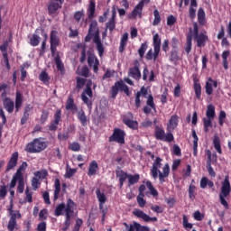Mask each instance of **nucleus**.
Segmentation results:
<instances>
[{
  "mask_svg": "<svg viewBox=\"0 0 231 231\" xmlns=\"http://www.w3.org/2000/svg\"><path fill=\"white\" fill-rule=\"evenodd\" d=\"M162 162H163L162 158L156 157L151 169V176L153 180H158L159 178L161 185H163L165 178H169V174H171V167L169 163H166L162 168V171H160L162 169Z\"/></svg>",
  "mask_w": 231,
  "mask_h": 231,
  "instance_id": "obj_1",
  "label": "nucleus"
},
{
  "mask_svg": "<svg viewBox=\"0 0 231 231\" xmlns=\"http://www.w3.org/2000/svg\"><path fill=\"white\" fill-rule=\"evenodd\" d=\"M26 169H28V163L23 162L17 169L10 183V189H14L18 183L17 192H19V194H23V192H24V172Z\"/></svg>",
  "mask_w": 231,
  "mask_h": 231,
  "instance_id": "obj_2",
  "label": "nucleus"
},
{
  "mask_svg": "<svg viewBox=\"0 0 231 231\" xmlns=\"http://www.w3.org/2000/svg\"><path fill=\"white\" fill-rule=\"evenodd\" d=\"M3 106L7 113H14V108L15 107L16 113H18L19 109L23 106V93L21 91H16L15 94V103L10 97L3 98Z\"/></svg>",
  "mask_w": 231,
  "mask_h": 231,
  "instance_id": "obj_3",
  "label": "nucleus"
},
{
  "mask_svg": "<svg viewBox=\"0 0 231 231\" xmlns=\"http://www.w3.org/2000/svg\"><path fill=\"white\" fill-rule=\"evenodd\" d=\"M46 149H48V141H45L42 137L33 139L25 146L26 152H30L31 154L42 152Z\"/></svg>",
  "mask_w": 231,
  "mask_h": 231,
  "instance_id": "obj_4",
  "label": "nucleus"
},
{
  "mask_svg": "<svg viewBox=\"0 0 231 231\" xmlns=\"http://www.w3.org/2000/svg\"><path fill=\"white\" fill-rule=\"evenodd\" d=\"M230 179L228 176H226L224 181H222V186L220 188L219 201L226 210H228L230 207L228 206V202L226 201V198H228V196H230Z\"/></svg>",
  "mask_w": 231,
  "mask_h": 231,
  "instance_id": "obj_5",
  "label": "nucleus"
},
{
  "mask_svg": "<svg viewBox=\"0 0 231 231\" xmlns=\"http://www.w3.org/2000/svg\"><path fill=\"white\" fill-rule=\"evenodd\" d=\"M154 136L156 140H161V142H167L168 143L174 142V134H172V132L168 131L165 134V130L158 125L155 126Z\"/></svg>",
  "mask_w": 231,
  "mask_h": 231,
  "instance_id": "obj_6",
  "label": "nucleus"
},
{
  "mask_svg": "<svg viewBox=\"0 0 231 231\" xmlns=\"http://www.w3.org/2000/svg\"><path fill=\"white\" fill-rule=\"evenodd\" d=\"M119 91H124L127 97H131V91L129 90V87L124 83V80H119L115 83V85L111 88L110 93L112 98H116V95H118Z\"/></svg>",
  "mask_w": 231,
  "mask_h": 231,
  "instance_id": "obj_7",
  "label": "nucleus"
},
{
  "mask_svg": "<svg viewBox=\"0 0 231 231\" xmlns=\"http://www.w3.org/2000/svg\"><path fill=\"white\" fill-rule=\"evenodd\" d=\"M92 98L93 89H91V83H88L81 94V100L82 102H84V104H86L88 109H91V107H93V101H91Z\"/></svg>",
  "mask_w": 231,
  "mask_h": 231,
  "instance_id": "obj_8",
  "label": "nucleus"
},
{
  "mask_svg": "<svg viewBox=\"0 0 231 231\" xmlns=\"http://www.w3.org/2000/svg\"><path fill=\"white\" fill-rule=\"evenodd\" d=\"M108 141L116 142V143H120L121 145H124V143H125V132L120 128H115Z\"/></svg>",
  "mask_w": 231,
  "mask_h": 231,
  "instance_id": "obj_9",
  "label": "nucleus"
},
{
  "mask_svg": "<svg viewBox=\"0 0 231 231\" xmlns=\"http://www.w3.org/2000/svg\"><path fill=\"white\" fill-rule=\"evenodd\" d=\"M198 23H193V32L191 36L193 35V37H195L197 41V46H199V48H203V46H205V42L208 41V36H207L205 33L198 34Z\"/></svg>",
  "mask_w": 231,
  "mask_h": 231,
  "instance_id": "obj_10",
  "label": "nucleus"
},
{
  "mask_svg": "<svg viewBox=\"0 0 231 231\" xmlns=\"http://www.w3.org/2000/svg\"><path fill=\"white\" fill-rule=\"evenodd\" d=\"M133 214L134 216H135V217H138V219H143L144 223H156V221H158V217H150L149 215H147L145 212L139 208H134Z\"/></svg>",
  "mask_w": 231,
  "mask_h": 231,
  "instance_id": "obj_11",
  "label": "nucleus"
},
{
  "mask_svg": "<svg viewBox=\"0 0 231 231\" xmlns=\"http://www.w3.org/2000/svg\"><path fill=\"white\" fill-rule=\"evenodd\" d=\"M50 42H51V55L52 57H55V54L57 53V47L59 46V44H60V39L59 38V32L51 31Z\"/></svg>",
  "mask_w": 231,
  "mask_h": 231,
  "instance_id": "obj_12",
  "label": "nucleus"
},
{
  "mask_svg": "<svg viewBox=\"0 0 231 231\" xmlns=\"http://www.w3.org/2000/svg\"><path fill=\"white\" fill-rule=\"evenodd\" d=\"M62 5H64V0H51L48 5L49 14L53 15L57 14L58 10L62 8Z\"/></svg>",
  "mask_w": 231,
  "mask_h": 231,
  "instance_id": "obj_13",
  "label": "nucleus"
},
{
  "mask_svg": "<svg viewBox=\"0 0 231 231\" xmlns=\"http://www.w3.org/2000/svg\"><path fill=\"white\" fill-rule=\"evenodd\" d=\"M124 226H125V229H124L123 231H151V229H149V226H142L138 222H134L130 225L127 223H124Z\"/></svg>",
  "mask_w": 231,
  "mask_h": 231,
  "instance_id": "obj_14",
  "label": "nucleus"
},
{
  "mask_svg": "<svg viewBox=\"0 0 231 231\" xmlns=\"http://www.w3.org/2000/svg\"><path fill=\"white\" fill-rule=\"evenodd\" d=\"M206 154L208 156V161H207L208 172L209 176H211V178H216V171H214V168H212V158H217V155L216 153L212 155V152H210V150H207Z\"/></svg>",
  "mask_w": 231,
  "mask_h": 231,
  "instance_id": "obj_15",
  "label": "nucleus"
},
{
  "mask_svg": "<svg viewBox=\"0 0 231 231\" xmlns=\"http://www.w3.org/2000/svg\"><path fill=\"white\" fill-rule=\"evenodd\" d=\"M133 113H127L123 117V124H125V125H127V127H129L130 129H138V123L135 120H133Z\"/></svg>",
  "mask_w": 231,
  "mask_h": 231,
  "instance_id": "obj_16",
  "label": "nucleus"
},
{
  "mask_svg": "<svg viewBox=\"0 0 231 231\" xmlns=\"http://www.w3.org/2000/svg\"><path fill=\"white\" fill-rule=\"evenodd\" d=\"M129 77L134 79V80H140L142 79V73L140 72V62L135 60L134 66L129 69L128 72Z\"/></svg>",
  "mask_w": 231,
  "mask_h": 231,
  "instance_id": "obj_17",
  "label": "nucleus"
},
{
  "mask_svg": "<svg viewBox=\"0 0 231 231\" xmlns=\"http://www.w3.org/2000/svg\"><path fill=\"white\" fill-rule=\"evenodd\" d=\"M10 219L7 225V228H17V219H21V212L19 210H14L13 213L9 214Z\"/></svg>",
  "mask_w": 231,
  "mask_h": 231,
  "instance_id": "obj_18",
  "label": "nucleus"
},
{
  "mask_svg": "<svg viewBox=\"0 0 231 231\" xmlns=\"http://www.w3.org/2000/svg\"><path fill=\"white\" fill-rule=\"evenodd\" d=\"M93 42L96 44V48L98 51L99 57H102L104 55V44L102 43V41L100 40V36L98 35V30L96 31L93 38Z\"/></svg>",
  "mask_w": 231,
  "mask_h": 231,
  "instance_id": "obj_19",
  "label": "nucleus"
},
{
  "mask_svg": "<svg viewBox=\"0 0 231 231\" xmlns=\"http://www.w3.org/2000/svg\"><path fill=\"white\" fill-rule=\"evenodd\" d=\"M116 9L115 7L112 8V16L106 23V30H109L110 33H113L115 28H116Z\"/></svg>",
  "mask_w": 231,
  "mask_h": 231,
  "instance_id": "obj_20",
  "label": "nucleus"
},
{
  "mask_svg": "<svg viewBox=\"0 0 231 231\" xmlns=\"http://www.w3.org/2000/svg\"><path fill=\"white\" fill-rule=\"evenodd\" d=\"M178 124H180V116H178V115L171 116L167 124V131L172 133V131L178 127Z\"/></svg>",
  "mask_w": 231,
  "mask_h": 231,
  "instance_id": "obj_21",
  "label": "nucleus"
},
{
  "mask_svg": "<svg viewBox=\"0 0 231 231\" xmlns=\"http://www.w3.org/2000/svg\"><path fill=\"white\" fill-rule=\"evenodd\" d=\"M17 162H19V152H14L7 163L6 171L8 172L12 169H15L17 167Z\"/></svg>",
  "mask_w": 231,
  "mask_h": 231,
  "instance_id": "obj_22",
  "label": "nucleus"
},
{
  "mask_svg": "<svg viewBox=\"0 0 231 231\" xmlns=\"http://www.w3.org/2000/svg\"><path fill=\"white\" fill-rule=\"evenodd\" d=\"M214 88H217V81L212 79V78H208L205 86L207 95H212L214 93Z\"/></svg>",
  "mask_w": 231,
  "mask_h": 231,
  "instance_id": "obj_23",
  "label": "nucleus"
},
{
  "mask_svg": "<svg viewBox=\"0 0 231 231\" xmlns=\"http://www.w3.org/2000/svg\"><path fill=\"white\" fill-rule=\"evenodd\" d=\"M160 49H150L145 55L146 60H153V62H156L158 57H160Z\"/></svg>",
  "mask_w": 231,
  "mask_h": 231,
  "instance_id": "obj_24",
  "label": "nucleus"
},
{
  "mask_svg": "<svg viewBox=\"0 0 231 231\" xmlns=\"http://www.w3.org/2000/svg\"><path fill=\"white\" fill-rule=\"evenodd\" d=\"M65 107L67 111H71L72 113H77L79 111V107L75 104V99L72 95L69 96Z\"/></svg>",
  "mask_w": 231,
  "mask_h": 231,
  "instance_id": "obj_25",
  "label": "nucleus"
},
{
  "mask_svg": "<svg viewBox=\"0 0 231 231\" xmlns=\"http://www.w3.org/2000/svg\"><path fill=\"white\" fill-rule=\"evenodd\" d=\"M143 12V7H141L140 5H136L134 10L130 14H128V19H136V17H139V19H142V14Z\"/></svg>",
  "mask_w": 231,
  "mask_h": 231,
  "instance_id": "obj_26",
  "label": "nucleus"
},
{
  "mask_svg": "<svg viewBox=\"0 0 231 231\" xmlns=\"http://www.w3.org/2000/svg\"><path fill=\"white\" fill-rule=\"evenodd\" d=\"M88 66L93 67L94 73L98 72V65L100 64V62L98 61V59H97V57H95V55L88 56Z\"/></svg>",
  "mask_w": 231,
  "mask_h": 231,
  "instance_id": "obj_27",
  "label": "nucleus"
},
{
  "mask_svg": "<svg viewBox=\"0 0 231 231\" xmlns=\"http://www.w3.org/2000/svg\"><path fill=\"white\" fill-rule=\"evenodd\" d=\"M75 202L71 199H69L67 200V205L65 206V216H73V212H75Z\"/></svg>",
  "mask_w": 231,
  "mask_h": 231,
  "instance_id": "obj_28",
  "label": "nucleus"
},
{
  "mask_svg": "<svg viewBox=\"0 0 231 231\" xmlns=\"http://www.w3.org/2000/svg\"><path fill=\"white\" fill-rule=\"evenodd\" d=\"M116 178L119 179V187L122 189L124 187V183H125V180H128L129 174L124 171H116Z\"/></svg>",
  "mask_w": 231,
  "mask_h": 231,
  "instance_id": "obj_29",
  "label": "nucleus"
},
{
  "mask_svg": "<svg viewBox=\"0 0 231 231\" xmlns=\"http://www.w3.org/2000/svg\"><path fill=\"white\" fill-rule=\"evenodd\" d=\"M54 57V62L56 64V68L58 71H60L61 75H64V63H62V60H60V56H59V53H55Z\"/></svg>",
  "mask_w": 231,
  "mask_h": 231,
  "instance_id": "obj_30",
  "label": "nucleus"
},
{
  "mask_svg": "<svg viewBox=\"0 0 231 231\" xmlns=\"http://www.w3.org/2000/svg\"><path fill=\"white\" fill-rule=\"evenodd\" d=\"M96 6H97V5L95 3V0H90L88 7L87 9V14H88V19H93L95 17Z\"/></svg>",
  "mask_w": 231,
  "mask_h": 231,
  "instance_id": "obj_31",
  "label": "nucleus"
},
{
  "mask_svg": "<svg viewBox=\"0 0 231 231\" xmlns=\"http://www.w3.org/2000/svg\"><path fill=\"white\" fill-rule=\"evenodd\" d=\"M213 147L216 149L218 154H223V150L221 149V139L217 134L213 136Z\"/></svg>",
  "mask_w": 231,
  "mask_h": 231,
  "instance_id": "obj_32",
  "label": "nucleus"
},
{
  "mask_svg": "<svg viewBox=\"0 0 231 231\" xmlns=\"http://www.w3.org/2000/svg\"><path fill=\"white\" fill-rule=\"evenodd\" d=\"M129 40V33L125 32L120 41L119 52L124 53L125 46H127V41Z\"/></svg>",
  "mask_w": 231,
  "mask_h": 231,
  "instance_id": "obj_33",
  "label": "nucleus"
},
{
  "mask_svg": "<svg viewBox=\"0 0 231 231\" xmlns=\"http://www.w3.org/2000/svg\"><path fill=\"white\" fill-rule=\"evenodd\" d=\"M97 172H98V162H97V161H92L88 166V176H95Z\"/></svg>",
  "mask_w": 231,
  "mask_h": 231,
  "instance_id": "obj_34",
  "label": "nucleus"
},
{
  "mask_svg": "<svg viewBox=\"0 0 231 231\" xmlns=\"http://www.w3.org/2000/svg\"><path fill=\"white\" fill-rule=\"evenodd\" d=\"M78 120H79L83 127H86V125H88V116H86V112H84V110H79L78 112Z\"/></svg>",
  "mask_w": 231,
  "mask_h": 231,
  "instance_id": "obj_35",
  "label": "nucleus"
},
{
  "mask_svg": "<svg viewBox=\"0 0 231 231\" xmlns=\"http://www.w3.org/2000/svg\"><path fill=\"white\" fill-rule=\"evenodd\" d=\"M85 11L84 9L80 10V11H77L74 13V21H76V23L82 24V22L84 21V17H85Z\"/></svg>",
  "mask_w": 231,
  "mask_h": 231,
  "instance_id": "obj_36",
  "label": "nucleus"
},
{
  "mask_svg": "<svg viewBox=\"0 0 231 231\" xmlns=\"http://www.w3.org/2000/svg\"><path fill=\"white\" fill-rule=\"evenodd\" d=\"M206 116L207 118H211L214 120L216 118V106L214 105H208L207 111H206Z\"/></svg>",
  "mask_w": 231,
  "mask_h": 231,
  "instance_id": "obj_37",
  "label": "nucleus"
},
{
  "mask_svg": "<svg viewBox=\"0 0 231 231\" xmlns=\"http://www.w3.org/2000/svg\"><path fill=\"white\" fill-rule=\"evenodd\" d=\"M29 37V44L31 46H39V43L41 42V36L38 34L33 33L32 35L28 36Z\"/></svg>",
  "mask_w": 231,
  "mask_h": 231,
  "instance_id": "obj_38",
  "label": "nucleus"
},
{
  "mask_svg": "<svg viewBox=\"0 0 231 231\" xmlns=\"http://www.w3.org/2000/svg\"><path fill=\"white\" fill-rule=\"evenodd\" d=\"M207 185L209 189H212V187H214V182L207 177H202L200 180V189H207Z\"/></svg>",
  "mask_w": 231,
  "mask_h": 231,
  "instance_id": "obj_39",
  "label": "nucleus"
},
{
  "mask_svg": "<svg viewBox=\"0 0 231 231\" xmlns=\"http://www.w3.org/2000/svg\"><path fill=\"white\" fill-rule=\"evenodd\" d=\"M54 198L53 201H57L59 199V195L60 194V180L59 179H56L54 181Z\"/></svg>",
  "mask_w": 231,
  "mask_h": 231,
  "instance_id": "obj_40",
  "label": "nucleus"
},
{
  "mask_svg": "<svg viewBox=\"0 0 231 231\" xmlns=\"http://www.w3.org/2000/svg\"><path fill=\"white\" fill-rule=\"evenodd\" d=\"M193 136V156H198V142L199 138H198V134H196V130H192Z\"/></svg>",
  "mask_w": 231,
  "mask_h": 231,
  "instance_id": "obj_41",
  "label": "nucleus"
},
{
  "mask_svg": "<svg viewBox=\"0 0 231 231\" xmlns=\"http://www.w3.org/2000/svg\"><path fill=\"white\" fill-rule=\"evenodd\" d=\"M140 181V174H128V187H131V185H135V183H138Z\"/></svg>",
  "mask_w": 231,
  "mask_h": 231,
  "instance_id": "obj_42",
  "label": "nucleus"
},
{
  "mask_svg": "<svg viewBox=\"0 0 231 231\" xmlns=\"http://www.w3.org/2000/svg\"><path fill=\"white\" fill-rule=\"evenodd\" d=\"M152 45H153V48L157 50H162V38H160V34L155 33L153 35Z\"/></svg>",
  "mask_w": 231,
  "mask_h": 231,
  "instance_id": "obj_43",
  "label": "nucleus"
},
{
  "mask_svg": "<svg viewBox=\"0 0 231 231\" xmlns=\"http://www.w3.org/2000/svg\"><path fill=\"white\" fill-rule=\"evenodd\" d=\"M142 93L143 95L146 96L147 95V91L142 88L141 91H138L135 95V106L138 109V107H140L141 106V101H140V97H142Z\"/></svg>",
  "mask_w": 231,
  "mask_h": 231,
  "instance_id": "obj_44",
  "label": "nucleus"
},
{
  "mask_svg": "<svg viewBox=\"0 0 231 231\" xmlns=\"http://www.w3.org/2000/svg\"><path fill=\"white\" fill-rule=\"evenodd\" d=\"M191 50H192V33H189L187 35L185 51L189 55Z\"/></svg>",
  "mask_w": 231,
  "mask_h": 231,
  "instance_id": "obj_45",
  "label": "nucleus"
},
{
  "mask_svg": "<svg viewBox=\"0 0 231 231\" xmlns=\"http://www.w3.org/2000/svg\"><path fill=\"white\" fill-rule=\"evenodd\" d=\"M153 22H152V26H158V24H160V23H162V16L160 15V11H158V9H155L153 11Z\"/></svg>",
  "mask_w": 231,
  "mask_h": 231,
  "instance_id": "obj_46",
  "label": "nucleus"
},
{
  "mask_svg": "<svg viewBox=\"0 0 231 231\" xmlns=\"http://www.w3.org/2000/svg\"><path fill=\"white\" fill-rule=\"evenodd\" d=\"M24 201H27V203H33V191H32L30 188L25 189Z\"/></svg>",
  "mask_w": 231,
  "mask_h": 231,
  "instance_id": "obj_47",
  "label": "nucleus"
},
{
  "mask_svg": "<svg viewBox=\"0 0 231 231\" xmlns=\"http://www.w3.org/2000/svg\"><path fill=\"white\" fill-rule=\"evenodd\" d=\"M198 21L203 26L207 21L205 20V11L203 8H199L198 11Z\"/></svg>",
  "mask_w": 231,
  "mask_h": 231,
  "instance_id": "obj_48",
  "label": "nucleus"
},
{
  "mask_svg": "<svg viewBox=\"0 0 231 231\" xmlns=\"http://www.w3.org/2000/svg\"><path fill=\"white\" fill-rule=\"evenodd\" d=\"M146 187L150 190V194L153 196V198L158 197V190L152 186V182L151 181H146Z\"/></svg>",
  "mask_w": 231,
  "mask_h": 231,
  "instance_id": "obj_49",
  "label": "nucleus"
},
{
  "mask_svg": "<svg viewBox=\"0 0 231 231\" xmlns=\"http://www.w3.org/2000/svg\"><path fill=\"white\" fill-rule=\"evenodd\" d=\"M64 210H66V204H59L55 208L54 216L57 217H59V216H62V212H64Z\"/></svg>",
  "mask_w": 231,
  "mask_h": 231,
  "instance_id": "obj_50",
  "label": "nucleus"
},
{
  "mask_svg": "<svg viewBox=\"0 0 231 231\" xmlns=\"http://www.w3.org/2000/svg\"><path fill=\"white\" fill-rule=\"evenodd\" d=\"M147 48H149V45L147 44L146 42L141 44V47L138 50L139 57L141 59H143V56L145 55V51H147Z\"/></svg>",
  "mask_w": 231,
  "mask_h": 231,
  "instance_id": "obj_51",
  "label": "nucleus"
},
{
  "mask_svg": "<svg viewBox=\"0 0 231 231\" xmlns=\"http://www.w3.org/2000/svg\"><path fill=\"white\" fill-rule=\"evenodd\" d=\"M96 196L99 203H106L107 201V198H106V194L102 193L100 189L96 190Z\"/></svg>",
  "mask_w": 231,
  "mask_h": 231,
  "instance_id": "obj_52",
  "label": "nucleus"
},
{
  "mask_svg": "<svg viewBox=\"0 0 231 231\" xmlns=\"http://www.w3.org/2000/svg\"><path fill=\"white\" fill-rule=\"evenodd\" d=\"M214 119H211V118H203V124H204V131L205 133H208V128L209 127H212V121Z\"/></svg>",
  "mask_w": 231,
  "mask_h": 231,
  "instance_id": "obj_53",
  "label": "nucleus"
},
{
  "mask_svg": "<svg viewBox=\"0 0 231 231\" xmlns=\"http://www.w3.org/2000/svg\"><path fill=\"white\" fill-rule=\"evenodd\" d=\"M195 192H196V186L194 184H190L189 187V199H192V200L195 199V198H196Z\"/></svg>",
  "mask_w": 231,
  "mask_h": 231,
  "instance_id": "obj_54",
  "label": "nucleus"
},
{
  "mask_svg": "<svg viewBox=\"0 0 231 231\" xmlns=\"http://www.w3.org/2000/svg\"><path fill=\"white\" fill-rule=\"evenodd\" d=\"M145 198V194H139L137 196V203L141 208H143L145 207L146 201L143 199Z\"/></svg>",
  "mask_w": 231,
  "mask_h": 231,
  "instance_id": "obj_55",
  "label": "nucleus"
},
{
  "mask_svg": "<svg viewBox=\"0 0 231 231\" xmlns=\"http://www.w3.org/2000/svg\"><path fill=\"white\" fill-rule=\"evenodd\" d=\"M182 226L187 230L188 228L191 229L193 225L189 223V218L183 215L182 217Z\"/></svg>",
  "mask_w": 231,
  "mask_h": 231,
  "instance_id": "obj_56",
  "label": "nucleus"
},
{
  "mask_svg": "<svg viewBox=\"0 0 231 231\" xmlns=\"http://www.w3.org/2000/svg\"><path fill=\"white\" fill-rule=\"evenodd\" d=\"M194 89L196 97L198 98V100H199V98H201V85L199 83H195Z\"/></svg>",
  "mask_w": 231,
  "mask_h": 231,
  "instance_id": "obj_57",
  "label": "nucleus"
},
{
  "mask_svg": "<svg viewBox=\"0 0 231 231\" xmlns=\"http://www.w3.org/2000/svg\"><path fill=\"white\" fill-rule=\"evenodd\" d=\"M62 120V111L60 109L56 110L54 114V122L60 124Z\"/></svg>",
  "mask_w": 231,
  "mask_h": 231,
  "instance_id": "obj_58",
  "label": "nucleus"
},
{
  "mask_svg": "<svg viewBox=\"0 0 231 231\" xmlns=\"http://www.w3.org/2000/svg\"><path fill=\"white\" fill-rule=\"evenodd\" d=\"M69 149L74 152H79V151H80V143L77 142L71 143L69 146Z\"/></svg>",
  "mask_w": 231,
  "mask_h": 231,
  "instance_id": "obj_59",
  "label": "nucleus"
},
{
  "mask_svg": "<svg viewBox=\"0 0 231 231\" xmlns=\"http://www.w3.org/2000/svg\"><path fill=\"white\" fill-rule=\"evenodd\" d=\"M146 104L149 107L156 111V105H154V97H152V95L148 97V99L146 101Z\"/></svg>",
  "mask_w": 231,
  "mask_h": 231,
  "instance_id": "obj_60",
  "label": "nucleus"
},
{
  "mask_svg": "<svg viewBox=\"0 0 231 231\" xmlns=\"http://www.w3.org/2000/svg\"><path fill=\"white\" fill-rule=\"evenodd\" d=\"M49 116H50V112H48V110H42L41 118H40L41 124H45Z\"/></svg>",
  "mask_w": 231,
  "mask_h": 231,
  "instance_id": "obj_61",
  "label": "nucleus"
},
{
  "mask_svg": "<svg viewBox=\"0 0 231 231\" xmlns=\"http://www.w3.org/2000/svg\"><path fill=\"white\" fill-rule=\"evenodd\" d=\"M34 175L36 176V178H39V180H41V178L42 180H44V178H46V176H48V171L46 170H42L40 171H36L34 173Z\"/></svg>",
  "mask_w": 231,
  "mask_h": 231,
  "instance_id": "obj_62",
  "label": "nucleus"
},
{
  "mask_svg": "<svg viewBox=\"0 0 231 231\" xmlns=\"http://www.w3.org/2000/svg\"><path fill=\"white\" fill-rule=\"evenodd\" d=\"M226 118V113L223 110L220 111L218 116V123L219 125H223L225 124V119Z\"/></svg>",
  "mask_w": 231,
  "mask_h": 231,
  "instance_id": "obj_63",
  "label": "nucleus"
},
{
  "mask_svg": "<svg viewBox=\"0 0 231 231\" xmlns=\"http://www.w3.org/2000/svg\"><path fill=\"white\" fill-rule=\"evenodd\" d=\"M39 79L42 82H48L50 80V76H48V73L46 71H42L40 74Z\"/></svg>",
  "mask_w": 231,
  "mask_h": 231,
  "instance_id": "obj_64",
  "label": "nucleus"
}]
</instances>
